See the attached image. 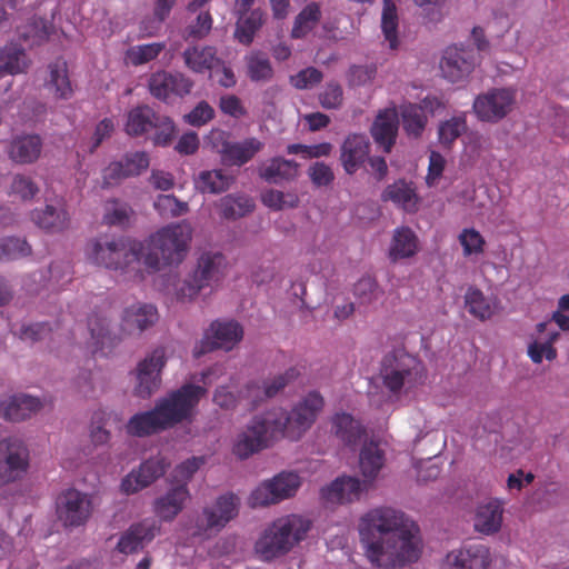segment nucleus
Masks as SVG:
<instances>
[{
  "label": "nucleus",
  "instance_id": "obj_9",
  "mask_svg": "<svg viewBox=\"0 0 569 569\" xmlns=\"http://www.w3.org/2000/svg\"><path fill=\"white\" fill-rule=\"evenodd\" d=\"M516 100V89L495 88L479 94L473 101L472 109L479 120L497 123L512 111Z\"/></svg>",
  "mask_w": 569,
  "mask_h": 569
},
{
  "label": "nucleus",
  "instance_id": "obj_6",
  "mask_svg": "<svg viewBox=\"0 0 569 569\" xmlns=\"http://www.w3.org/2000/svg\"><path fill=\"white\" fill-rule=\"evenodd\" d=\"M206 393L207 389L204 387L184 383L179 389L159 399L154 409L164 430L191 419L194 409Z\"/></svg>",
  "mask_w": 569,
  "mask_h": 569
},
{
  "label": "nucleus",
  "instance_id": "obj_30",
  "mask_svg": "<svg viewBox=\"0 0 569 569\" xmlns=\"http://www.w3.org/2000/svg\"><path fill=\"white\" fill-rule=\"evenodd\" d=\"M331 430L335 436L347 447L358 446L366 436V429L351 415L336 413L331 419Z\"/></svg>",
  "mask_w": 569,
  "mask_h": 569
},
{
  "label": "nucleus",
  "instance_id": "obj_33",
  "mask_svg": "<svg viewBox=\"0 0 569 569\" xmlns=\"http://www.w3.org/2000/svg\"><path fill=\"white\" fill-rule=\"evenodd\" d=\"M158 320V310L150 303H138L128 307L122 317L123 328L128 332H142Z\"/></svg>",
  "mask_w": 569,
  "mask_h": 569
},
{
  "label": "nucleus",
  "instance_id": "obj_60",
  "mask_svg": "<svg viewBox=\"0 0 569 569\" xmlns=\"http://www.w3.org/2000/svg\"><path fill=\"white\" fill-rule=\"evenodd\" d=\"M212 22L213 20L209 11L200 12L196 20L184 29V40H201L206 38L212 29Z\"/></svg>",
  "mask_w": 569,
  "mask_h": 569
},
{
  "label": "nucleus",
  "instance_id": "obj_8",
  "mask_svg": "<svg viewBox=\"0 0 569 569\" xmlns=\"http://www.w3.org/2000/svg\"><path fill=\"white\" fill-rule=\"evenodd\" d=\"M323 408V398L317 391L309 392L291 411L270 412L272 423L278 433L298 440L316 421Z\"/></svg>",
  "mask_w": 569,
  "mask_h": 569
},
{
  "label": "nucleus",
  "instance_id": "obj_25",
  "mask_svg": "<svg viewBox=\"0 0 569 569\" xmlns=\"http://www.w3.org/2000/svg\"><path fill=\"white\" fill-rule=\"evenodd\" d=\"M32 221L49 233L62 232L69 228L70 216L62 200L31 211Z\"/></svg>",
  "mask_w": 569,
  "mask_h": 569
},
{
  "label": "nucleus",
  "instance_id": "obj_35",
  "mask_svg": "<svg viewBox=\"0 0 569 569\" xmlns=\"http://www.w3.org/2000/svg\"><path fill=\"white\" fill-rule=\"evenodd\" d=\"M264 147V143L257 138H248L240 142H231L220 159L222 164L241 167L249 162Z\"/></svg>",
  "mask_w": 569,
  "mask_h": 569
},
{
  "label": "nucleus",
  "instance_id": "obj_4",
  "mask_svg": "<svg viewBox=\"0 0 569 569\" xmlns=\"http://www.w3.org/2000/svg\"><path fill=\"white\" fill-rule=\"evenodd\" d=\"M381 379L392 395L409 393L425 383L427 370L419 358L397 349L385 356Z\"/></svg>",
  "mask_w": 569,
  "mask_h": 569
},
{
  "label": "nucleus",
  "instance_id": "obj_16",
  "mask_svg": "<svg viewBox=\"0 0 569 569\" xmlns=\"http://www.w3.org/2000/svg\"><path fill=\"white\" fill-rule=\"evenodd\" d=\"M161 530L160 523L154 519H143L132 523L121 533L116 550L122 555H133L144 549Z\"/></svg>",
  "mask_w": 569,
  "mask_h": 569
},
{
  "label": "nucleus",
  "instance_id": "obj_57",
  "mask_svg": "<svg viewBox=\"0 0 569 569\" xmlns=\"http://www.w3.org/2000/svg\"><path fill=\"white\" fill-rule=\"evenodd\" d=\"M459 243L462 247L463 256L470 257L483 253L486 240L475 228H465L458 236Z\"/></svg>",
  "mask_w": 569,
  "mask_h": 569
},
{
  "label": "nucleus",
  "instance_id": "obj_28",
  "mask_svg": "<svg viewBox=\"0 0 569 569\" xmlns=\"http://www.w3.org/2000/svg\"><path fill=\"white\" fill-rule=\"evenodd\" d=\"M189 497L188 487L176 485L154 501L153 510L161 520L171 521L181 512Z\"/></svg>",
  "mask_w": 569,
  "mask_h": 569
},
{
  "label": "nucleus",
  "instance_id": "obj_39",
  "mask_svg": "<svg viewBox=\"0 0 569 569\" xmlns=\"http://www.w3.org/2000/svg\"><path fill=\"white\" fill-rule=\"evenodd\" d=\"M298 168L295 160L274 157L260 170V177L269 183L279 184L293 180L298 176Z\"/></svg>",
  "mask_w": 569,
  "mask_h": 569
},
{
  "label": "nucleus",
  "instance_id": "obj_55",
  "mask_svg": "<svg viewBox=\"0 0 569 569\" xmlns=\"http://www.w3.org/2000/svg\"><path fill=\"white\" fill-rule=\"evenodd\" d=\"M559 337L558 332H551L545 341L535 340L528 346V356L535 363H541L546 358L552 361L557 358V350L553 348V342Z\"/></svg>",
  "mask_w": 569,
  "mask_h": 569
},
{
  "label": "nucleus",
  "instance_id": "obj_14",
  "mask_svg": "<svg viewBox=\"0 0 569 569\" xmlns=\"http://www.w3.org/2000/svg\"><path fill=\"white\" fill-rule=\"evenodd\" d=\"M56 506L59 520L67 527L84 525L92 509L89 497L76 489L61 492L57 498Z\"/></svg>",
  "mask_w": 569,
  "mask_h": 569
},
{
  "label": "nucleus",
  "instance_id": "obj_64",
  "mask_svg": "<svg viewBox=\"0 0 569 569\" xmlns=\"http://www.w3.org/2000/svg\"><path fill=\"white\" fill-rule=\"evenodd\" d=\"M322 78L323 74L319 69L315 67H308L299 71L297 74L291 76L290 83L295 88L303 90L320 83Z\"/></svg>",
  "mask_w": 569,
  "mask_h": 569
},
{
  "label": "nucleus",
  "instance_id": "obj_47",
  "mask_svg": "<svg viewBox=\"0 0 569 569\" xmlns=\"http://www.w3.org/2000/svg\"><path fill=\"white\" fill-rule=\"evenodd\" d=\"M51 32V26L41 17L33 16L26 24L18 27V34L21 40L30 47L44 42Z\"/></svg>",
  "mask_w": 569,
  "mask_h": 569
},
{
  "label": "nucleus",
  "instance_id": "obj_63",
  "mask_svg": "<svg viewBox=\"0 0 569 569\" xmlns=\"http://www.w3.org/2000/svg\"><path fill=\"white\" fill-rule=\"evenodd\" d=\"M204 457H192L178 465L173 472L172 479L177 485H184L187 487L188 481L193 475L204 465Z\"/></svg>",
  "mask_w": 569,
  "mask_h": 569
},
{
  "label": "nucleus",
  "instance_id": "obj_61",
  "mask_svg": "<svg viewBox=\"0 0 569 569\" xmlns=\"http://www.w3.org/2000/svg\"><path fill=\"white\" fill-rule=\"evenodd\" d=\"M39 192L37 183L28 176L16 174L10 186V194L17 196L22 201L32 200Z\"/></svg>",
  "mask_w": 569,
  "mask_h": 569
},
{
  "label": "nucleus",
  "instance_id": "obj_13",
  "mask_svg": "<svg viewBox=\"0 0 569 569\" xmlns=\"http://www.w3.org/2000/svg\"><path fill=\"white\" fill-rule=\"evenodd\" d=\"M243 337V329L237 321H213L203 339L194 347V358L216 349L231 350Z\"/></svg>",
  "mask_w": 569,
  "mask_h": 569
},
{
  "label": "nucleus",
  "instance_id": "obj_3",
  "mask_svg": "<svg viewBox=\"0 0 569 569\" xmlns=\"http://www.w3.org/2000/svg\"><path fill=\"white\" fill-rule=\"evenodd\" d=\"M88 257L97 266L120 270L139 279L143 244L140 241H127L123 237L101 236L88 243Z\"/></svg>",
  "mask_w": 569,
  "mask_h": 569
},
{
  "label": "nucleus",
  "instance_id": "obj_24",
  "mask_svg": "<svg viewBox=\"0 0 569 569\" xmlns=\"http://www.w3.org/2000/svg\"><path fill=\"white\" fill-rule=\"evenodd\" d=\"M41 408L42 403L37 397L13 395L0 401V417L7 421L20 422L31 418Z\"/></svg>",
  "mask_w": 569,
  "mask_h": 569
},
{
  "label": "nucleus",
  "instance_id": "obj_49",
  "mask_svg": "<svg viewBox=\"0 0 569 569\" xmlns=\"http://www.w3.org/2000/svg\"><path fill=\"white\" fill-rule=\"evenodd\" d=\"M402 128L409 137L418 138L422 134L427 117L417 103H406L400 107Z\"/></svg>",
  "mask_w": 569,
  "mask_h": 569
},
{
  "label": "nucleus",
  "instance_id": "obj_37",
  "mask_svg": "<svg viewBox=\"0 0 569 569\" xmlns=\"http://www.w3.org/2000/svg\"><path fill=\"white\" fill-rule=\"evenodd\" d=\"M418 250V237L409 227H400L395 230L389 248V258L393 262L411 258Z\"/></svg>",
  "mask_w": 569,
  "mask_h": 569
},
{
  "label": "nucleus",
  "instance_id": "obj_44",
  "mask_svg": "<svg viewBox=\"0 0 569 569\" xmlns=\"http://www.w3.org/2000/svg\"><path fill=\"white\" fill-rule=\"evenodd\" d=\"M88 328L92 339V352L103 351L116 345L117 337L109 331V322L106 317L94 313L88 318Z\"/></svg>",
  "mask_w": 569,
  "mask_h": 569
},
{
  "label": "nucleus",
  "instance_id": "obj_22",
  "mask_svg": "<svg viewBox=\"0 0 569 569\" xmlns=\"http://www.w3.org/2000/svg\"><path fill=\"white\" fill-rule=\"evenodd\" d=\"M370 483L351 476H342L321 489V497L331 503H350L360 499Z\"/></svg>",
  "mask_w": 569,
  "mask_h": 569
},
{
  "label": "nucleus",
  "instance_id": "obj_38",
  "mask_svg": "<svg viewBox=\"0 0 569 569\" xmlns=\"http://www.w3.org/2000/svg\"><path fill=\"white\" fill-rule=\"evenodd\" d=\"M386 457L383 450L375 442L365 443L359 455V467L366 482L376 480L383 468Z\"/></svg>",
  "mask_w": 569,
  "mask_h": 569
},
{
  "label": "nucleus",
  "instance_id": "obj_11",
  "mask_svg": "<svg viewBox=\"0 0 569 569\" xmlns=\"http://www.w3.org/2000/svg\"><path fill=\"white\" fill-rule=\"evenodd\" d=\"M300 485V477L297 473L280 472L271 480L262 482L251 492L249 505L256 508L277 503L292 497Z\"/></svg>",
  "mask_w": 569,
  "mask_h": 569
},
{
  "label": "nucleus",
  "instance_id": "obj_27",
  "mask_svg": "<svg viewBox=\"0 0 569 569\" xmlns=\"http://www.w3.org/2000/svg\"><path fill=\"white\" fill-rule=\"evenodd\" d=\"M42 150V139L38 134H22L13 138L8 148L9 158L19 164L36 162Z\"/></svg>",
  "mask_w": 569,
  "mask_h": 569
},
{
  "label": "nucleus",
  "instance_id": "obj_59",
  "mask_svg": "<svg viewBox=\"0 0 569 569\" xmlns=\"http://www.w3.org/2000/svg\"><path fill=\"white\" fill-rule=\"evenodd\" d=\"M163 48L164 44L162 43L134 46L127 51V58L133 66L144 64L154 60L163 50Z\"/></svg>",
  "mask_w": 569,
  "mask_h": 569
},
{
  "label": "nucleus",
  "instance_id": "obj_42",
  "mask_svg": "<svg viewBox=\"0 0 569 569\" xmlns=\"http://www.w3.org/2000/svg\"><path fill=\"white\" fill-rule=\"evenodd\" d=\"M217 207L222 219L237 220L250 213L254 202L247 196L228 194L219 200Z\"/></svg>",
  "mask_w": 569,
  "mask_h": 569
},
{
  "label": "nucleus",
  "instance_id": "obj_41",
  "mask_svg": "<svg viewBox=\"0 0 569 569\" xmlns=\"http://www.w3.org/2000/svg\"><path fill=\"white\" fill-rule=\"evenodd\" d=\"M159 114L148 106H139L128 113L126 132L129 136L138 137L151 130Z\"/></svg>",
  "mask_w": 569,
  "mask_h": 569
},
{
  "label": "nucleus",
  "instance_id": "obj_15",
  "mask_svg": "<svg viewBox=\"0 0 569 569\" xmlns=\"http://www.w3.org/2000/svg\"><path fill=\"white\" fill-rule=\"evenodd\" d=\"M167 362L166 350L156 348L137 367L136 393L141 398L150 397L161 383V370Z\"/></svg>",
  "mask_w": 569,
  "mask_h": 569
},
{
  "label": "nucleus",
  "instance_id": "obj_62",
  "mask_svg": "<svg viewBox=\"0 0 569 569\" xmlns=\"http://www.w3.org/2000/svg\"><path fill=\"white\" fill-rule=\"evenodd\" d=\"M109 415L98 410L92 415L90 438L94 446L106 445L110 440V432L106 429Z\"/></svg>",
  "mask_w": 569,
  "mask_h": 569
},
{
  "label": "nucleus",
  "instance_id": "obj_32",
  "mask_svg": "<svg viewBox=\"0 0 569 569\" xmlns=\"http://www.w3.org/2000/svg\"><path fill=\"white\" fill-rule=\"evenodd\" d=\"M182 58L186 67L196 73L213 70L221 64L217 49L212 46H190L183 51Z\"/></svg>",
  "mask_w": 569,
  "mask_h": 569
},
{
  "label": "nucleus",
  "instance_id": "obj_56",
  "mask_svg": "<svg viewBox=\"0 0 569 569\" xmlns=\"http://www.w3.org/2000/svg\"><path fill=\"white\" fill-rule=\"evenodd\" d=\"M467 130L465 117H452L440 123L438 136L441 144L450 147Z\"/></svg>",
  "mask_w": 569,
  "mask_h": 569
},
{
  "label": "nucleus",
  "instance_id": "obj_54",
  "mask_svg": "<svg viewBox=\"0 0 569 569\" xmlns=\"http://www.w3.org/2000/svg\"><path fill=\"white\" fill-rule=\"evenodd\" d=\"M31 252V246L24 239L8 237L0 240V262L24 258Z\"/></svg>",
  "mask_w": 569,
  "mask_h": 569
},
{
  "label": "nucleus",
  "instance_id": "obj_45",
  "mask_svg": "<svg viewBox=\"0 0 569 569\" xmlns=\"http://www.w3.org/2000/svg\"><path fill=\"white\" fill-rule=\"evenodd\" d=\"M232 180L221 169L204 170L196 179V188L202 193H221L229 189Z\"/></svg>",
  "mask_w": 569,
  "mask_h": 569
},
{
  "label": "nucleus",
  "instance_id": "obj_10",
  "mask_svg": "<svg viewBox=\"0 0 569 569\" xmlns=\"http://www.w3.org/2000/svg\"><path fill=\"white\" fill-rule=\"evenodd\" d=\"M277 435L271 415L256 416L246 430L238 436L233 445V453L240 459H246L266 448L269 438Z\"/></svg>",
  "mask_w": 569,
  "mask_h": 569
},
{
  "label": "nucleus",
  "instance_id": "obj_58",
  "mask_svg": "<svg viewBox=\"0 0 569 569\" xmlns=\"http://www.w3.org/2000/svg\"><path fill=\"white\" fill-rule=\"evenodd\" d=\"M154 209L166 218L179 217L188 212L187 202L178 200L172 194H160L156 199Z\"/></svg>",
  "mask_w": 569,
  "mask_h": 569
},
{
  "label": "nucleus",
  "instance_id": "obj_50",
  "mask_svg": "<svg viewBox=\"0 0 569 569\" xmlns=\"http://www.w3.org/2000/svg\"><path fill=\"white\" fill-rule=\"evenodd\" d=\"M321 18L320 7L316 2L306 6L301 12L296 17L291 37L295 39L303 38L308 34L319 22Z\"/></svg>",
  "mask_w": 569,
  "mask_h": 569
},
{
  "label": "nucleus",
  "instance_id": "obj_48",
  "mask_svg": "<svg viewBox=\"0 0 569 569\" xmlns=\"http://www.w3.org/2000/svg\"><path fill=\"white\" fill-rule=\"evenodd\" d=\"M263 22V12L259 9L250 11L247 17L239 16L234 38L244 46L251 44L256 32L262 27Z\"/></svg>",
  "mask_w": 569,
  "mask_h": 569
},
{
  "label": "nucleus",
  "instance_id": "obj_53",
  "mask_svg": "<svg viewBox=\"0 0 569 569\" xmlns=\"http://www.w3.org/2000/svg\"><path fill=\"white\" fill-rule=\"evenodd\" d=\"M248 76L252 81H267L273 76L269 58L262 52H252L247 57Z\"/></svg>",
  "mask_w": 569,
  "mask_h": 569
},
{
  "label": "nucleus",
  "instance_id": "obj_18",
  "mask_svg": "<svg viewBox=\"0 0 569 569\" xmlns=\"http://www.w3.org/2000/svg\"><path fill=\"white\" fill-rule=\"evenodd\" d=\"M149 167V157L146 152L127 153L118 161L110 162L102 170V188L118 186L123 179L139 176Z\"/></svg>",
  "mask_w": 569,
  "mask_h": 569
},
{
  "label": "nucleus",
  "instance_id": "obj_23",
  "mask_svg": "<svg viewBox=\"0 0 569 569\" xmlns=\"http://www.w3.org/2000/svg\"><path fill=\"white\" fill-rule=\"evenodd\" d=\"M370 142L365 134H349L341 144L340 161L348 174L356 173L367 161Z\"/></svg>",
  "mask_w": 569,
  "mask_h": 569
},
{
  "label": "nucleus",
  "instance_id": "obj_29",
  "mask_svg": "<svg viewBox=\"0 0 569 569\" xmlns=\"http://www.w3.org/2000/svg\"><path fill=\"white\" fill-rule=\"evenodd\" d=\"M502 515L503 507L499 500L480 503L473 519L475 530L487 536L498 532L502 525Z\"/></svg>",
  "mask_w": 569,
  "mask_h": 569
},
{
  "label": "nucleus",
  "instance_id": "obj_19",
  "mask_svg": "<svg viewBox=\"0 0 569 569\" xmlns=\"http://www.w3.org/2000/svg\"><path fill=\"white\" fill-rule=\"evenodd\" d=\"M193 87V81L182 73H170L166 71L157 72L151 76L149 89L153 97L168 102L173 97H183L189 94Z\"/></svg>",
  "mask_w": 569,
  "mask_h": 569
},
{
  "label": "nucleus",
  "instance_id": "obj_1",
  "mask_svg": "<svg viewBox=\"0 0 569 569\" xmlns=\"http://www.w3.org/2000/svg\"><path fill=\"white\" fill-rule=\"evenodd\" d=\"M358 530L368 560L377 567H402L420 557L419 528L401 510L373 508L360 518Z\"/></svg>",
  "mask_w": 569,
  "mask_h": 569
},
{
  "label": "nucleus",
  "instance_id": "obj_43",
  "mask_svg": "<svg viewBox=\"0 0 569 569\" xmlns=\"http://www.w3.org/2000/svg\"><path fill=\"white\" fill-rule=\"evenodd\" d=\"M28 67L24 49L10 43L0 49V77L23 72Z\"/></svg>",
  "mask_w": 569,
  "mask_h": 569
},
{
  "label": "nucleus",
  "instance_id": "obj_12",
  "mask_svg": "<svg viewBox=\"0 0 569 569\" xmlns=\"http://www.w3.org/2000/svg\"><path fill=\"white\" fill-rule=\"evenodd\" d=\"M240 498L233 492L219 496L216 501L204 507L197 522L198 533L219 532L239 513Z\"/></svg>",
  "mask_w": 569,
  "mask_h": 569
},
{
  "label": "nucleus",
  "instance_id": "obj_46",
  "mask_svg": "<svg viewBox=\"0 0 569 569\" xmlns=\"http://www.w3.org/2000/svg\"><path fill=\"white\" fill-rule=\"evenodd\" d=\"M465 303L468 312L481 321L490 319L495 313L496 305L478 288L470 287L467 290Z\"/></svg>",
  "mask_w": 569,
  "mask_h": 569
},
{
  "label": "nucleus",
  "instance_id": "obj_34",
  "mask_svg": "<svg viewBox=\"0 0 569 569\" xmlns=\"http://www.w3.org/2000/svg\"><path fill=\"white\" fill-rule=\"evenodd\" d=\"M49 77L46 86L57 99L69 100L73 96V87L69 78L68 64L62 58L48 66Z\"/></svg>",
  "mask_w": 569,
  "mask_h": 569
},
{
  "label": "nucleus",
  "instance_id": "obj_5",
  "mask_svg": "<svg viewBox=\"0 0 569 569\" xmlns=\"http://www.w3.org/2000/svg\"><path fill=\"white\" fill-rule=\"evenodd\" d=\"M309 530L310 522L299 516L278 519L256 542V552L262 560H272L287 553L295 543L303 540Z\"/></svg>",
  "mask_w": 569,
  "mask_h": 569
},
{
  "label": "nucleus",
  "instance_id": "obj_17",
  "mask_svg": "<svg viewBox=\"0 0 569 569\" xmlns=\"http://www.w3.org/2000/svg\"><path fill=\"white\" fill-rule=\"evenodd\" d=\"M478 57L473 49L450 46L440 61V70L446 79L458 82L468 77L475 69Z\"/></svg>",
  "mask_w": 569,
  "mask_h": 569
},
{
  "label": "nucleus",
  "instance_id": "obj_2",
  "mask_svg": "<svg viewBox=\"0 0 569 569\" xmlns=\"http://www.w3.org/2000/svg\"><path fill=\"white\" fill-rule=\"evenodd\" d=\"M191 240V228L184 222L171 223L151 234L143 244L141 264L149 271L182 262Z\"/></svg>",
  "mask_w": 569,
  "mask_h": 569
},
{
  "label": "nucleus",
  "instance_id": "obj_7",
  "mask_svg": "<svg viewBox=\"0 0 569 569\" xmlns=\"http://www.w3.org/2000/svg\"><path fill=\"white\" fill-rule=\"evenodd\" d=\"M227 267L226 257L221 252H203L194 270L176 288L178 300L193 299L206 288L218 286L224 276Z\"/></svg>",
  "mask_w": 569,
  "mask_h": 569
},
{
  "label": "nucleus",
  "instance_id": "obj_20",
  "mask_svg": "<svg viewBox=\"0 0 569 569\" xmlns=\"http://www.w3.org/2000/svg\"><path fill=\"white\" fill-rule=\"evenodd\" d=\"M168 466L161 456L143 461L138 470H132L123 478L121 490L127 495L140 491L163 476Z\"/></svg>",
  "mask_w": 569,
  "mask_h": 569
},
{
  "label": "nucleus",
  "instance_id": "obj_26",
  "mask_svg": "<svg viewBox=\"0 0 569 569\" xmlns=\"http://www.w3.org/2000/svg\"><path fill=\"white\" fill-rule=\"evenodd\" d=\"M298 375L299 372L296 368H289L283 373L266 380L261 385L259 382H250L247 386L246 397L251 400L253 406H257L260 401L277 396Z\"/></svg>",
  "mask_w": 569,
  "mask_h": 569
},
{
  "label": "nucleus",
  "instance_id": "obj_52",
  "mask_svg": "<svg viewBox=\"0 0 569 569\" xmlns=\"http://www.w3.org/2000/svg\"><path fill=\"white\" fill-rule=\"evenodd\" d=\"M133 210L131 207L118 199H111L106 202L103 222L108 226H126L129 223Z\"/></svg>",
  "mask_w": 569,
  "mask_h": 569
},
{
  "label": "nucleus",
  "instance_id": "obj_21",
  "mask_svg": "<svg viewBox=\"0 0 569 569\" xmlns=\"http://www.w3.org/2000/svg\"><path fill=\"white\" fill-rule=\"evenodd\" d=\"M490 562L489 548L481 543L466 545L446 557L448 569H488Z\"/></svg>",
  "mask_w": 569,
  "mask_h": 569
},
{
  "label": "nucleus",
  "instance_id": "obj_31",
  "mask_svg": "<svg viewBox=\"0 0 569 569\" xmlns=\"http://www.w3.org/2000/svg\"><path fill=\"white\" fill-rule=\"evenodd\" d=\"M398 124L397 113L386 110L377 116L371 127V136L375 142L382 147L387 153L391 151L396 142Z\"/></svg>",
  "mask_w": 569,
  "mask_h": 569
},
{
  "label": "nucleus",
  "instance_id": "obj_40",
  "mask_svg": "<svg viewBox=\"0 0 569 569\" xmlns=\"http://www.w3.org/2000/svg\"><path fill=\"white\" fill-rule=\"evenodd\" d=\"M164 428L156 409L133 415L127 423V432L136 437H144L163 431Z\"/></svg>",
  "mask_w": 569,
  "mask_h": 569
},
{
  "label": "nucleus",
  "instance_id": "obj_36",
  "mask_svg": "<svg viewBox=\"0 0 569 569\" xmlns=\"http://www.w3.org/2000/svg\"><path fill=\"white\" fill-rule=\"evenodd\" d=\"M381 197L383 201H391L406 211L413 212L417 210L418 196L412 182L399 179L389 184Z\"/></svg>",
  "mask_w": 569,
  "mask_h": 569
},
{
  "label": "nucleus",
  "instance_id": "obj_51",
  "mask_svg": "<svg viewBox=\"0 0 569 569\" xmlns=\"http://www.w3.org/2000/svg\"><path fill=\"white\" fill-rule=\"evenodd\" d=\"M398 12L392 0H383L381 29L390 49L398 48Z\"/></svg>",
  "mask_w": 569,
  "mask_h": 569
}]
</instances>
